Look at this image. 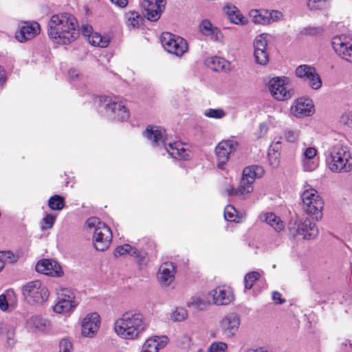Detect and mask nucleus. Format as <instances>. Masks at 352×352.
Masks as SVG:
<instances>
[{"instance_id": "f257e3e1", "label": "nucleus", "mask_w": 352, "mask_h": 352, "mask_svg": "<svg viewBox=\"0 0 352 352\" xmlns=\"http://www.w3.org/2000/svg\"><path fill=\"white\" fill-rule=\"evenodd\" d=\"M47 34L57 44H69L79 36L78 21L69 13L53 14L47 25Z\"/></svg>"}, {"instance_id": "f03ea898", "label": "nucleus", "mask_w": 352, "mask_h": 352, "mask_svg": "<svg viewBox=\"0 0 352 352\" xmlns=\"http://www.w3.org/2000/svg\"><path fill=\"white\" fill-rule=\"evenodd\" d=\"M145 316L136 311H129L118 318L113 325L115 333L125 340H138L148 329Z\"/></svg>"}, {"instance_id": "7ed1b4c3", "label": "nucleus", "mask_w": 352, "mask_h": 352, "mask_svg": "<svg viewBox=\"0 0 352 352\" xmlns=\"http://www.w3.org/2000/svg\"><path fill=\"white\" fill-rule=\"evenodd\" d=\"M324 157L326 165L332 173H349L352 170L351 154L341 141L330 143L325 149Z\"/></svg>"}, {"instance_id": "20e7f679", "label": "nucleus", "mask_w": 352, "mask_h": 352, "mask_svg": "<svg viewBox=\"0 0 352 352\" xmlns=\"http://www.w3.org/2000/svg\"><path fill=\"white\" fill-rule=\"evenodd\" d=\"M164 129L159 126H148L144 131L146 138L152 142L153 146H160L161 144L164 149L173 158L187 159L189 151L186 150L180 142L166 143L164 141Z\"/></svg>"}, {"instance_id": "39448f33", "label": "nucleus", "mask_w": 352, "mask_h": 352, "mask_svg": "<svg viewBox=\"0 0 352 352\" xmlns=\"http://www.w3.org/2000/svg\"><path fill=\"white\" fill-rule=\"evenodd\" d=\"M301 199L302 208L306 214L316 220H320L322 217L324 201L319 192L316 189L309 187L302 191Z\"/></svg>"}, {"instance_id": "423d86ee", "label": "nucleus", "mask_w": 352, "mask_h": 352, "mask_svg": "<svg viewBox=\"0 0 352 352\" xmlns=\"http://www.w3.org/2000/svg\"><path fill=\"white\" fill-rule=\"evenodd\" d=\"M86 223L88 228H94L93 243L95 248L99 251L106 250L112 239L111 229L96 217L89 218Z\"/></svg>"}, {"instance_id": "0eeeda50", "label": "nucleus", "mask_w": 352, "mask_h": 352, "mask_svg": "<svg viewBox=\"0 0 352 352\" xmlns=\"http://www.w3.org/2000/svg\"><path fill=\"white\" fill-rule=\"evenodd\" d=\"M22 293L30 303L35 305L43 304L50 296L47 286L38 280L26 283L22 288Z\"/></svg>"}, {"instance_id": "6e6552de", "label": "nucleus", "mask_w": 352, "mask_h": 352, "mask_svg": "<svg viewBox=\"0 0 352 352\" xmlns=\"http://www.w3.org/2000/svg\"><path fill=\"white\" fill-rule=\"evenodd\" d=\"M100 105L104 107L109 116L118 120L129 118V113L118 97L103 96L98 98Z\"/></svg>"}, {"instance_id": "1a4fd4ad", "label": "nucleus", "mask_w": 352, "mask_h": 352, "mask_svg": "<svg viewBox=\"0 0 352 352\" xmlns=\"http://www.w3.org/2000/svg\"><path fill=\"white\" fill-rule=\"evenodd\" d=\"M56 302L53 311L58 314L69 315L78 305L74 293L67 288H61L56 292Z\"/></svg>"}, {"instance_id": "9d476101", "label": "nucleus", "mask_w": 352, "mask_h": 352, "mask_svg": "<svg viewBox=\"0 0 352 352\" xmlns=\"http://www.w3.org/2000/svg\"><path fill=\"white\" fill-rule=\"evenodd\" d=\"M24 328L32 334H48L51 332L52 324L47 318L38 314L27 315Z\"/></svg>"}, {"instance_id": "9b49d317", "label": "nucleus", "mask_w": 352, "mask_h": 352, "mask_svg": "<svg viewBox=\"0 0 352 352\" xmlns=\"http://www.w3.org/2000/svg\"><path fill=\"white\" fill-rule=\"evenodd\" d=\"M161 42L166 51L177 56H182L188 50L187 42L183 38L170 32L162 34Z\"/></svg>"}, {"instance_id": "f8f14e48", "label": "nucleus", "mask_w": 352, "mask_h": 352, "mask_svg": "<svg viewBox=\"0 0 352 352\" xmlns=\"http://www.w3.org/2000/svg\"><path fill=\"white\" fill-rule=\"evenodd\" d=\"M238 146V142L234 139L223 140L217 145L214 151L219 168L223 169L230 155L236 151Z\"/></svg>"}, {"instance_id": "ddd939ff", "label": "nucleus", "mask_w": 352, "mask_h": 352, "mask_svg": "<svg viewBox=\"0 0 352 352\" xmlns=\"http://www.w3.org/2000/svg\"><path fill=\"white\" fill-rule=\"evenodd\" d=\"M290 233L295 235H300L305 239H312L318 234V229L316 223L308 218H305L298 223H290L289 225Z\"/></svg>"}, {"instance_id": "4468645a", "label": "nucleus", "mask_w": 352, "mask_h": 352, "mask_svg": "<svg viewBox=\"0 0 352 352\" xmlns=\"http://www.w3.org/2000/svg\"><path fill=\"white\" fill-rule=\"evenodd\" d=\"M288 83L289 79L287 77H274L271 78L269 80L268 87L272 97L278 101L285 100L292 98V94L286 87Z\"/></svg>"}, {"instance_id": "2eb2a0df", "label": "nucleus", "mask_w": 352, "mask_h": 352, "mask_svg": "<svg viewBox=\"0 0 352 352\" xmlns=\"http://www.w3.org/2000/svg\"><path fill=\"white\" fill-rule=\"evenodd\" d=\"M295 74L305 81L313 89L318 90L322 87V80L315 67L311 65H299L295 70Z\"/></svg>"}, {"instance_id": "dca6fc26", "label": "nucleus", "mask_w": 352, "mask_h": 352, "mask_svg": "<svg viewBox=\"0 0 352 352\" xmlns=\"http://www.w3.org/2000/svg\"><path fill=\"white\" fill-rule=\"evenodd\" d=\"M240 324L239 315L236 313H230L220 320L219 331L226 338H232L236 334Z\"/></svg>"}, {"instance_id": "f3484780", "label": "nucleus", "mask_w": 352, "mask_h": 352, "mask_svg": "<svg viewBox=\"0 0 352 352\" xmlns=\"http://www.w3.org/2000/svg\"><path fill=\"white\" fill-rule=\"evenodd\" d=\"M331 45L340 58L352 63V43L348 36L344 34L333 36L331 40Z\"/></svg>"}, {"instance_id": "a211bd4d", "label": "nucleus", "mask_w": 352, "mask_h": 352, "mask_svg": "<svg viewBox=\"0 0 352 352\" xmlns=\"http://www.w3.org/2000/svg\"><path fill=\"white\" fill-rule=\"evenodd\" d=\"M314 112V102L307 97H300L296 99L290 107V113L297 118L311 116Z\"/></svg>"}, {"instance_id": "6ab92c4d", "label": "nucleus", "mask_w": 352, "mask_h": 352, "mask_svg": "<svg viewBox=\"0 0 352 352\" xmlns=\"http://www.w3.org/2000/svg\"><path fill=\"white\" fill-rule=\"evenodd\" d=\"M101 320L96 312L87 314L81 320V334L84 337L93 338L99 330Z\"/></svg>"}, {"instance_id": "aec40b11", "label": "nucleus", "mask_w": 352, "mask_h": 352, "mask_svg": "<svg viewBox=\"0 0 352 352\" xmlns=\"http://www.w3.org/2000/svg\"><path fill=\"white\" fill-rule=\"evenodd\" d=\"M165 0H143L142 8L144 16L151 21H157L165 8Z\"/></svg>"}, {"instance_id": "412c9836", "label": "nucleus", "mask_w": 352, "mask_h": 352, "mask_svg": "<svg viewBox=\"0 0 352 352\" xmlns=\"http://www.w3.org/2000/svg\"><path fill=\"white\" fill-rule=\"evenodd\" d=\"M301 165L304 171L311 172L315 170L319 165L318 150L314 146L305 147L302 150Z\"/></svg>"}, {"instance_id": "4be33fe9", "label": "nucleus", "mask_w": 352, "mask_h": 352, "mask_svg": "<svg viewBox=\"0 0 352 352\" xmlns=\"http://www.w3.org/2000/svg\"><path fill=\"white\" fill-rule=\"evenodd\" d=\"M40 30V25L37 22H22L15 37L19 42H25L35 37Z\"/></svg>"}, {"instance_id": "5701e85b", "label": "nucleus", "mask_w": 352, "mask_h": 352, "mask_svg": "<svg viewBox=\"0 0 352 352\" xmlns=\"http://www.w3.org/2000/svg\"><path fill=\"white\" fill-rule=\"evenodd\" d=\"M36 270L51 276H61L63 274L60 265L52 259H41L36 265Z\"/></svg>"}, {"instance_id": "b1692460", "label": "nucleus", "mask_w": 352, "mask_h": 352, "mask_svg": "<svg viewBox=\"0 0 352 352\" xmlns=\"http://www.w3.org/2000/svg\"><path fill=\"white\" fill-rule=\"evenodd\" d=\"M208 295L212 298L214 304L217 305H228L234 299L232 291L226 287H217L210 291Z\"/></svg>"}, {"instance_id": "393cba45", "label": "nucleus", "mask_w": 352, "mask_h": 352, "mask_svg": "<svg viewBox=\"0 0 352 352\" xmlns=\"http://www.w3.org/2000/svg\"><path fill=\"white\" fill-rule=\"evenodd\" d=\"M168 339L166 336H153L144 342L140 352H159L168 344Z\"/></svg>"}, {"instance_id": "a878e982", "label": "nucleus", "mask_w": 352, "mask_h": 352, "mask_svg": "<svg viewBox=\"0 0 352 352\" xmlns=\"http://www.w3.org/2000/svg\"><path fill=\"white\" fill-rule=\"evenodd\" d=\"M200 32L214 41H221L223 38L221 30L214 26L208 19L201 21L199 26Z\"/></svg>"}, {"instance_id": "bb28decb", "label": "nucleus", "mask_w": 352, "mask_h": 352, "mask_svg": "<svg viewBox=\"0 0 352 352\" xmlns=\"http://www.w3.org/2000/svg\"><path fill=\"white\" fill-rule=\"evenodd\" d=\"M175 268L170 262L162 264L157 272V278L164 285H169L175 278Z\"/></svg>"}, {"instance_id": "cd10ccee", "label": "nucleus", "mask_w": 352, "mask_h": 352, "mask_svg": "<svg viewBox=\"0 0 352 352\" xmlns=\"http://www.w3.org/2000/svg\"><path fill=\"white\" fill-rule=\"evenodd\" d=\"M254 190L253 184L250 182L244 181L241 179L239 186L237 189L232 187H228L225 188V192L228 196H238L241 198L248 197Z\"/></svg>"}, {"instance_id": "c85d7f7f", "label": "nucleus", "mask_w": 352, "mask_h": 352, "mask_svg": "<svg viewBox=\"0 0 352 352\" xmlns=\"http://www.w3.org/2000/svg\"><path fill=\"white\" fill-rule=\"evenodd\" d=\"M264 175L263 168L257 165L248 166L243 169L242 179L254 184L255 179L260 178Z\"/></svg>"}, {"instance_id": "c756f323", "label": "nucleus", "mask_w": 352, "mask_h": 352, "mask_svg": "<svg viewBox=\"0 0 352 352\" xmlns=\"http://www.w3.org/2000/svg\"><path fill=\"white\" fill-rule=\"evenodd\" d=\"M224 11L229 20L236 25H245L248 21L235 6H226Z\"/></svg>"}, {"instance_id": "7c9ffc66", "label": "nucleus", "mask_w": 352, "mask_h": 352, "mask_svg": "<svg viewBox=\"0 0 352 352\" xmlns=\"http://www.w3.org/2000/svg\"><path fill=\"white\" fill-rule=\"evenodd\" d=\"M263 220L276 232H280L285 229V223L280 218L275 214L269 212L263 215Z\"/></svg>"}, {"instance_id": "2f4dec72", "label": "nucleus", "mask_w": 352, "mask_h": 352, "mask_svg": "<svg viewBox=\"0 0 352 352\" xmlns=\"http://www.w3.org/2000/svg\"><path fill=\"white\" fill-rule=\"evenodd\" d=\"M207 66L217 72L227 71L229 69V63L221 57H211L206 60Z\"/></svg>"}, {"instance_id": "473e14b6", "label": "nucleus", "mask_w": 352, "mask_h": 352, "mask_svg": "<svg viewBox=\"0 0 352 352\" xmlns=\"http://www.w3.org/2000/svg\"><path fill=\"white\" fill-rule=\"evenodd\" d=\"M250 15L254 23L261 25L270 24L269 10H252L250 11Z\"/></svg>"}, {"instance_id": "72a5a7b5", "label": "nucleus", "mask_w": 352, "mask_h": 352, "mask_svg": "<svg viewBox=\"0 0 352 352\" xmlns=\"http://www.w3.org/2000/svg\"><path fill=\"white\" fill-rule=\"evenodd\" d=\"M125 22L129 28H135L139 27L142 21L140 14L135 11H129L124 14Z\"/></svg>"}, {"instance_id": "f704fd0d", "label": "nucleus", "mask_w": 352, "mask_h": 352, "mask_svg": "<svg viewBox=\"0 0 352 352\" xmlns=\"http://www.w3.org/2000/svg\"><path fill=\"white\" fill-rule=\"evenodd\" d=\"M89 43L94 46L106 47L109 45V39L106 36H102L98 32H94L88 38Z\"/></svg>"}, {"instance_id": "c9c22d12", "label": "nucleus", "mask_w": 352, "mask_h": 352, "mask_svg": "<svg viewBox=\"0 0 352 352\" xmlns=\"http://www.w3.org/2000/svg\"><path fill=\"white\" fill-rule=\"evenodd\" d=\"M126 254L133 256L134 254H138V250L129 244H124L118 246L114 250V255L116 256H120Z\"/></svg>"}, {"instance_id": "e433bc0d", "label": "nucleus", "mask_w": 352, "mask_h": 352, "mask_svg": "<svg viewBox=\"0 0 352 352\" xmlns=\"http://www.w3.org/2000/svg\"><path fill=\"white\" fill-rule=\"evenodd\" d=\"M49 207L54 210H60L64 208V199L58 195L51 197L48 201Z\"/></svg>"}, {"instance_id": "4c0bfd02", "label": "nucleus", "mask_w": 352, "mask_h": 352, "mask_svg": "<svg viewBox=\"0 0 352 352\" xmlns=\"http://www.w3.org/2000/svg\"><path fill=\"white\" fill-rule=\"evenodd\" d=\"M205 117L212 119H222L226 116V112L221 108L212 109L209 108L204 111Z\"/></svg>"}, {"instance_id": "58836bf2", "label": "nucleus", "mask_w": 352, "mask_h": 352, "mask_svg": "<svg viewBox=\"0 0 352 352\" xmlns=\"http://www.w3.org/2000/svg\"><path fill=\"white\" fill-rule=\"evenodd\" d=\"M188 305L196 309L202 310L206 307V302L203 296H195L189 300Z\"/></svg>"}, {"instance_id": "ea45409f", "label": "nucleus", "mask_w": 352, "mask_h": 352, "mask_svg": "<svg viewBox=\"0 0 352 352\" xmlns=\"http://www.w3.org/2000/svg\"><path fill=\"white\" fill-rule=\"evenodd\" d=\"M254 57L257 64L265 65L269 61V55L266 50H254Z\"/></svg>"}, {"instance_id": "a19ab883", "label": "nucleus", "mask_w": 352, "mask_h": 352, "mask_svg": "<svg viewBox=\"0 0 352 352\" xmlns=\"http://www.w3.org/2000/svg\"><path fill=\"white\" fill-rule=\"evenodd\" d=\"M19 259V256L14 254L10 251L1 252H0V261L3 264V267L6 263L12 264L16 262Z\"/></svg>"}, {"instance_id": "79ce46f5", "label": "nucleus", "mask_w": 352, "mask_h": 352, "mask_svg": "<svg viewBox=\"0 0 352 352\" xmlns=\"http://www.w3.org/2000/svg\"><path fill=\"white\" fill-rule=\"evenodd\" d=\"M261 276V274L258 272H251L248 273L244 278V284L246 289H250L254 283L258 280Z\"/></svg>"}, {"instance_id": "37998d69", "label": "nucleus", "mask_w": 352, "mask_h": 352, "mask_svg": "<svg viewBox=\"0 0 352 352\" xmlns=\"http://www.w3.org/2000/svg\"><path fill=\"white\" fill-rule=\"evenodd\" d=\"M267 45V34H261L255 38L254 41V50H266Z\"/></svg>"}, {"instance_id": "c03bdc74", "label": "nucleus", "mask_w": 352, "mask_h": 352, "mask_svg": "<svg viewBox=\"0 0 352 352\" xmlns=\"http://www.w3.org/2000/svg\"><path fill=\"white\" fill-rule=\"evenodd\" d=\"M329 0H307V6L310 10H316L328 6Z\"/></svg>"}, {"instance_id": "a18cd8bd", "label": "nucleus", "mask_w": 352, "mask_h": 352, "mask_svg": "<svg viewBox=\"0 0 352 352\" xmlns=\"http://www.w3.org/2000/svg\"><path fill=\"white\" fill-rule=\"evenodd\" d=\"M188 314L184 308H177L171 314V319L175 322H181L187 318Z\"/></svg>"}, {"instance_id": "49530a36", "label": "nucleus", "mask_w": 352, "mask_h": 352, "mask_svg": "<svg viewBox=\"0 0 352 352\" xmlns=\"http://www.w3.org/2000/svg\"><path fill=\"white\" fill-rule=\"evenodd\" d=\"M224 217L227 221H236L237 212L236 209L232 206H227L224 209Z\"/></svg>"}, {"instance_id": "de8ad7c7", "label": "nucleus", "mask_w": 352, "mask_h": 352, "mask_svg": "<svg viewBox=\"0 0 352 352\" xmlns=\"http://www.w3.org/2000/svg\"><path fill=\"white\" fill-rule=\"evenodd\" d=\"M300 135L298 130L288 129L285 132V138L289 142H295L298 140Z\"/></svg>"}, {"instance_id": "09e8293b", "label": "nucleus", "mask_w": 352, "mask_h": 352, "mask_svg": "<svg viewBox=\"0 0 352 352\" xmlns=\"http://www.w3.org/2000/svg\"><path fill=\"white\" fill-rule=\"evenodd\" d=\"M133 256L137 258L138 263L140 267H144L147 265L148 258L146 252L138 250V254H134Z\"/></svg>"}, {"instance_id": "8fccbe9b", "label": "nucleus", "mask_w": 352, "mask_h": 352, "mask_svg": "<svg viewBox=\"0 0 352 352\" xmlns=\"http://www.w3.org/2000/svg\"><path fill=\"white\" fill-rule=\"evenodd\" d=\"M56 217L55 215H52L51 214H46L43 219V224L42 226V229L46 230L52 228V226H54Z\"/></svg>"}, {"instance_id": "3c124183", "label": "nucleus", "mask_w": 352, "mask_h": 352, "mask_svg": "<svg viewBox=\"0 0 352 352\" xmlns=\"http://www.w3.org/2000/svg\"><path fill=\"white\" fill-rule=\"evenodd\" d=\"M280 153H276L268 151V160L272 168H276L280 164Z\"/></svg>"}, {"instance_id": "603ef678", "label": "nucleus", "mask_w": 352, "mask_h": 352, "mask_svg": "<svg viewBox=\"0 0 352 352\" xmlns=\"http://www.w3.org/2000/svg\"><path fill=\"white\" fill-rule=\"evenodd\" d=\"M72 344L68 339H62L59 344L58 352H72Z\"/></svg>"}, {"instance_id": "864d4df0", "label": "nucleus", "mask_w": 352, "mask_h": 352, "mask_svg": "<svg viewBox=\"0 0 352 352\" xmlns=\"http://www.w3.org/2000/svg\"><path fill=\"white\" fill-rule=\"evenodd\" d=\"M210 347L214 352H225L228 349V345L223 342H214Z\"/></svg>"}, {"instance_id": "5fc2aeb1", "label": "nucleus", "mask_w": 352, "mask_h": 352, "mask_svg": "<svg viewBox=\"0 0 352 352\" xmlns=\"http://www.w3.org/2000/svg\"><path fill=\"white\" fill-rule=\"evenodd\" d=\"M341 120L349 127H352V111L345 112L341 117Z\"/></svg>"}, {"instance_id": "6e6d98bb", "label": "nucleus", "mask_w": 352, "mask_h": 352, "mask_svg": "<svg viewBox=\"0 0 352 352\" xmlns=\"http://www.w3.org/2000/svg\"><path fill=\"white\" fill-rule=\"evenodd\" d=\"M68 76L72 80H78L81 79L82 74L76 69H70L68 72Z\"/></svg>"}, {"instance_id": "4d7b16f0", "label": "nucleus", "mask_w": 352, "mask_h": 352, "mask_svg": "<svg viewBox=\"0 0 352 352\" xmlns=\"http://www.w3.org/2000/svg\"><path fill=\"white\" fill-rule=\"evenodd\" d=\"M269 15L270 23L277 21L282 17L281 12L277 10L269 11Z\"/></svg>"}, {"instance_id": "13d9d810", "label": "nucleus", "mask_w": 352, "mask_h": 352, "mask_svg": "<svg viewBox=\"0 0 352 352\" xmlns=\"http://www.w3.org/2000/svg\"><path fill=\"white\" fill-rule=\"evenodd\" d=\"M280 149H281V141L277 140V141L272 142V144L270 145V146L268 149V151L272 152V153H280Z\"/></svg>"}, {"instance_id": "bf43d9fd", "label": "nucleus", "mask_w": 352, "mask_h": 352, "mask_svg": "<svg viewBox=\"0 0 352 352\" xmlns=\"http://www.w3.org/2000/svg\"><path fill=\"white\" fill-rule=\"evenodd\" d=\"M81 29L82 34L87 38L94 33L92 27L89 24L82 25Z\"/></svg>"}, {"instance_id": "052dcab7", "label": "nucleus", "mask_w": 352, "mask_h": 352, "mask_svg": "<svg viewBox=\"0 0 352 352\" xmlns=\"http://www.w3.org/2000/svg\"><path fill=\"white\" fill-rule=\"evenodd\" d=\"M8 308V303L6 294L0 295V309L2 311H6Z\"/></svg>"}, {"instance_id": "680f3d73", "label": "nucleus", "mask_w": 352, "mask_h": 352, "mask_svg": "<svg viewBox=\"0 0 352 352\" xmlns=\"http://www.w3.org/2000/svg\"><path fill=\"white\" fill-rule=\"evenodd\" d=\"M272 299L276 304H283L285 302V300L282 299L281 294L278 292H274L272 293Z\"/></svg>"}, {"instance_id": "e2e57ef3", "label": "nucleus", "mask_w": 352, "mask_h": 352, "mask_svg": "<svg viewBox=\"0 0 352 352\" xmlns=\"http://www.w3.org/2000/svg\"><path fill=\"white\" fill-rule=\"evenodd\" d=\"M259 130H260V132H259L258 137L261 138V137L264 136L267 132L268 127H267V124L265 122L260 124Z\"/></svg>"}, {"instance_id": "0e129e2a", "label": "nucleus", "mask_w": 352, "mask_h": 352, "mask_svg": "<svg viewBox=\"0 0 352 352\" xmlns=\"http://www.w3.org/2000/svg\"><path fill=\"white\" fill-rule=\"evenodd\" d=\"M111 1L120 8H124L128 4V0H111Z\"/></svg>"}, {"instance_id": "69168bd1", "label": "nucleus", "mask_w": 352, "mask_h": 352, "mask_svg": "<svg viewBox=\"0 0 352 352\" xmlns=\"http://www.w3.org/2000/svg\"><path fill=\"white\" fill-rule=\"evenodd\" d=\"M5 81H6L5 71L0 66V85H2Z\"/></svg>"}, {"instance_id": "338daca9", "label": "nucleus", "mask_w": 352, "mask_h": 352, "mask_svg": "<svg viewBox=\"0 0 352 352\" xmlns=\"http://www.w3.org/2000/svg\"><path fill=\"white\" fill-rule=\"evenodd\" d=\"M247 352H272V351L265 349V348H258V349H250Z\"/></svg>"}, {"instance_id": "774afa93", "label": "nucleus", "mask_w": 352, "mask_h": 352, "mask_svg": "<svg viewBox=\"0 0 352 352\" xmlns=\"http://www.w3.org/2000/svg\"><path fill=\"white\" fill-rule=\"evenodd\" d=\"M315 32L314 29L312 28H307L304 30V34H311Z\"/></svg>"}]
</instances>
